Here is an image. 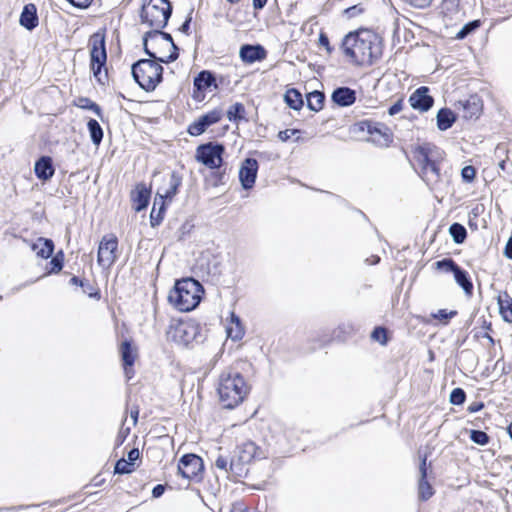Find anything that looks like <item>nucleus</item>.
Here are the masks:
<instances>
[{"label": "nucleus", "mask_w": 512, "mask_h": 512, "mask_svg": "<svg viewBox=\"0 0 512 512\" xmlns=\"http://www.w3.org/2000/svg\"><path fill=\"white\" fill-rule=\"evenodd\" d=\"M342 46L345 55L358 65H370L382 54L380 37L366 29L346 35Z\"/></svg>", "instance_id": "1"}, {"label": "nucleus", "mask_w": 512, "mask_h": 512, "mask_svg": "<svg viewBox=\"0 0 512 512\" xmlns=\"http://www.w3.org/2000/svg\"><path fill=\"white\" fill-rule=\"evenodd\" d=\"M444 157V151L431 143L418 145L413 151V158L419 168V174L432 189H436L441 182L439 164Z\"/></svg>", "instance_id": "2"}, {"label": "nucleus", "mask_w": 512, "mask_h": 512, "mask_svg": "<svg viewBox=\"0 0 512 512\" xmlns=\"http://www.w3.org/2000/svg\"><path fill=\"white\" fill-rule=\"evenodd\" d=\"M217 391L222 406L233 409L243 402L249 386L239 372L228 370L221 373Z\"/></svg>", "instance_id": "3"}, {"label": "nucleus", "mask_w": 512, "mask_h": 512, "mask_svg": "<svg viewBox=\"0 0 512 512\" xmlns=\"http://www.w3.org/2000/svg\"><path fill=\"white\" fill-rule=\"evenodd\" d=\"M203 292V287L197 280L184 278L175 282L169 292L168 301L177 310L189 312L199 305Z\"/></svg>", "instance_id": "4"}, {"label": "nucleus", "mask_w": 512, "mask_h": 512, "mask_svg": "<svg viewBox=\"0 0 512 512\" xmlns=\"http://www.w3.org/2000/svg\"><path fill=\"white\" fill-rule=\"evenodd\" d=\"M143 45L146 54L159 62L169 63L177 59V47L170 34L161 29H153L145 33Z\"/></svg>", "instance_id": "5"}, {"label": "nucleus", "mask_w": 512, "mask_h": 512, "mask_svg": "<svg viewBox=\"0 0 512 512\" xmlns=\"http://www.w3.org/2000/svg\"><path fill=\"white\" fill-rule=\"evenodd\" d=\"M162 181L163 184L157 189L150 213L151 220L156 222L163 220L166 201L172 200L177 193L178 187L181 185V178L174 172L162 176Z\"/></svg>", "instance_id": "6"}, {"label": "nucleus", "mask_w": 512, "mask_h": 512, "mask_svg": "<svg viewBox=\"0 0 512 512\" xmlns=\"http://www.w3.org/2000/svg\"><path fill=\"white\" fill-rule=\"evenodd\" d=\"M162 66L151 59H141L132 65V75L139 86L153 91L162 80Z\"/></svg>", "instance_id": "7"}, {"label": "nucleus", "mask_w": 512, "mask_h": 512, "mask_svg": "<svg viewBox=\"0 0 512 512\" xmlns=\"http://www.w3.org/2000/svg\"><path fill=\"white\" fill-rule=\"evenodd\" d=\"M172 7L168 0H144L141 11L142 24L152 30L166 26Z\"/></svg>", "instance_id": "8"}, {"label": "nucleus", "mask_w": 512, "mask_h": 512, "mask_svg": "<svg viewBox=\"0 0 512 512\" xmlns=\"http://www.w3.org/2000/svg\"><path fill=\"white\" fill-rule=\"evenodd\" d=\"M353 132L362 134L365 140L380 147H387L392 141L389 129L385 125L367 120L356 123Z\"/></svg>", "instance_id": "9"}, {"label": "nucleus", "mask_w": 512, "mask_h": 512, "mask_svg": "<svg viewBox=\"0 0 512 512\" xmlns=\"http://www.w3.org/2000/svg\"><path fill=\"white\" fill-rule=\"evenodd\" d=\"M248 464L249 463L244 461L235 451H233L231 455L219 453L214 462L217 469L223 471L227 477H233L235 479L244 477L247 474Z\"/></svg>", "instance_id": "10"}, {"label": "nucleus", "mask_w": 512, "mask_h": 512, "mask_svg": "<svg viewBox=\"0 0 512 512\" xmlns=\"http://www.w3.org/2000/svg\"><path fill=\"white\" fill-rule=\"evenodd\" d=\"M198 333V325L192 322H178L169 326L167 337L179 345L188 346L196 340Z\"/></svg>", "instance_id": "11"}, {"label": "nucleus", "mask_w": 512, "mask_h": 512, "mask_svg": "<svg viewBox=\"0 0 512 512\" xmlns=\"http://www.w3.org/2000/svg\"><path fill=\"white\" fill-rule=\"evenodd\" d=\"M224 148L222 145L207 143L198 146L195 158L210 169L219 168L222 165V154Z\"/></svg>", "instance_id": "12"}, {"label": "nucleus", "mask_w": 512, "mask_h": 512, "mask_svg": "<svg viewBox=\"0 0 512 512\" xmlns=\"http://www.w3.org/2000/svg\"><path fill=\"white\" fill-rule=\"evenodd\" d=\"M89 45L91 47V69L94 75L97 76L107 60L104 34L100 32L94 33L90 37Z\"/></svg>", "instance_id": "13"}, {"label": "nucleus", "mask_w": 512, "mask_h": 512, "mask_svg": "<svg viewBox=\"0 0 512 512\" xmlns=\"http://www.w3.org/2000/svg\"><path fill=\"white\" fill-rule=\"evenodd\" d=\"M118 239L114 234L103 236L99 243L97 262L103 268H110L116 261Z\"/></svg>", "instance_id": "14"}, {"label": "nucleus", "mask_w": 512, "mask_h": 512, "mask_svg": "<svg viewBox=\"0 0 512 512\" xmlns=\"http://www.w3.org/2000/svg\"><path fill=\"white\" fill-rule=\"evenodd\" d=\"M203 470V460L196 454H184L178 462V473L188 480L201 478Z\"/></svg>", "instance_id": "15"}, {"label": "nucleus", "mask_w": 512, "mask_h": 512, "mask_svg": "<svg viewBox=\"0 0 512 512\" xmlns=\"http://www.w3.org/2000/svg\"><path fill=\"white\" fill-rule=\"evenodd\" d=\"M222 118L220 110H212L191 123L188 127V133L191 136H199L203 134L208 127L219 122Z\"/></svg>", "instance_id": "16"}, {"label": "nucleus", "mask_w": 512, "mask_h": 512, "mask_svg": "<svg viewBox=\"0 0 512 512\" xmlns=\"http://www.w3.org/2000/svg\"><path fill=\"white\" fill-rule=\"evenodd\" d=\"M258 171V162L253 158H247L242 163L239 170V180L244 189H251L256 181Z\"/></svg>", "instance_id": "17"}, {"label": "nucleus", "mask_w": 512, "mask_h": 512, "mask_svg": "<svg viewBox=\"0 0 512 512\" xmlns=\"http://www.w3.org/2000/svg\"><path fill=\"white\" fill-rule=\"evenodd\" d=\"M427 457L423 456L419 465L420 479L418 482V497L421 501H427L434 494V489L427 481Z\"/></svg>", "instance_id": "18"}, {"label": "nucleus", "mask_w": 512, "mask_h": 512, "mask_svg": "<svg viewBox=\"0 0 512 512\" xmlns=\"http://www.w3.org/2000/svg\"><path fill=\"white\" fill-rule=\"evenodd\" d=\"M409 102L414 109L427 111L433 105V98L428 95L427 87H420L410 96Z\"/></svg>", "instance_id": "19"}, {"label": "nucleus", "mask_w": 512, "mask_h": 512, "mask_svg": "<svg viewBox=\"0 0 512 512\" xmlns=\"http://www.w3.org/2000/svg\"><path fill=\"white\" fill-rule=\"evenodd\" d=\"M150 194V188H148L144 183L137 184L135 189L131 192L133 208L136 211L145 209L149 203Z\"/></svg>", "instance_id": "20"}, {"label": "nucleus", "mask_w": 512, "mask_h": 512, "mask_svg": "<svg viewBox=\"0 0 512 512\" xmlns=\"http://www.w3.org/2000/svg\"><path fill=\"white\" fill-rule=\"evenodd\" d=\"M240 58L245 63H254L266 57L264 48L260 45H244L239 52Z\"/></svg>", "instance_id": "21"}, {"label": "nucleus", "mask_w": 512, "mask_h": 512, "mask_svg": "<svg viewBox=\"0 0 512 512\" xmlns=\"http://www.w3.org/2000/svg\"><path fill=\"white\" fill-rule=\"evenodd\" d=\"M331 98L335 104L346 107L355 102L356 92L348 87H339L333 91Z\"/></svg>", "instance_id": "22"}, {"label": "nucleus", "mask_w": 512, "mask_h": 512, "mask_svg": "<svg viewBox=\"0 0 512 512\" xmlns=\"http://www.w3.org/2000/svg\"><path fill=\"white\" fill-rule=\"evenodd\" d=\"M463 109V118H477L482 112V103L477 97H470L468 100L459 103Z\"/></svg>", "instance_id": "23"}, {"label": "nucleus", "mask_w": 512, "mask_h": 512, "mask_svg": "<svg viewBox=\"0 0 512 512\" xmlns=\"http://www.w3.org/2000/svg\"><path fill=\"white\" fill-rule=\"evenodd\" d=\"M31 248L38 257L47 259L54 252V242L51 239L40 237L32 244Z\"/></svg>", "instance_id": "24"}, {"label": "nucleus", "mask_w": 512, "mask_h": 512, "mask_svg": "<svg viewBox=\"0 0 512 512\" xmlns=\"http://www.w3.org/2000/svg\"><path fill=\"white\" fill-rule=\"evenodd\" d=\"M36 176L41 180H48L54 174L52 159L50 157H41L34 167Z\"/></svg>", "instance_id": "25"}, {"label": "nucleus", "mask_w": 512, "mask_h": 512, "mask_svg": "<svg viewBox=\"0 0 512 512\" xmlns=\"http://www.w3.org/2000/svg\"><path fill=\"white\" fill-rule=\"evenodd\" d=\"M20 24L28 30H32L38 25L35 5L27 4L24 6L20 16Z\"/></svg>", "instance_id": "26"}, {"label": "nucleus", "mask_w": 512, "mask_h": 512, "mask_svg": "<svg viewBox=\"0 0 512 512\" xmlns=\"http://www.w3.org/2000/svg\"><path fill=\"white\" fill-rule=\"evenodd\" d=\"M437 128L440 131H446L452 127L456 121V115L448 108H442L437 113Z\"/></svg>", "instance_id": "27"}, {"label": "nucleus", "mask_w": 512, "mask_h": 512, "mask_svg": "<svg viewBox=\"0 0 512 512\" xmlns=\"http://www.w3.org/2000/svg\"><path fill=\"white\" fill-rule=\"evenodd\" d=\"M234 451L244 459L247 463H250L253 459L258 457V447L255 443L248 441L240 446H237Z\"/></svg>", "instance_id": "28"}, {"label": "nucleus", "mask_w": 512, "mask_h": 512, "mask_svg": "<svg viewBox=\"0 0 512 512\" xmlns=\"http://www.w3.org/2000/svg\"><path fill=\"white\" fill-rule=\"evenodd\" d=\"M454 279L456 283L463 289L465 294L472 295L473 292V284L470 279V276L466 270L459 267L458 270L454 273Z\"/></svg>", "instance_id": "29"}, {"label": "nucleus", "mask_w": 512, "mask_h": 512, "mask_svg": "<svg viewBox=\"0 0 512 512\" xmlns=\"http://www.w3.org/2000/svg\"><path fill=\"white\" fill-rule=\"evenodd\" d=\"M120 354L123 364L134 365L137 351L132 346V341L126 339L122 342L120 347Z\"/></svg>", "instance_id": "30"}, {"label": "nucleus", "mask_w": 512, "mask_h": 512, "mask_svg": "<svg viewBox=\"0 0 512 512\" xmlns=\"http://www.w3.org/2000/svg\"><path fill=\"white\" fill-rule=\"evenodd\" d=\"M499 310L503 320L512 323V298L508 294L498 299Z\"/></svg>", "instance_id": "31"}, {"label": "nucleus", "mask_w": 512, "mask_h": 512, "mask_svg": "<svg viewBox=\"0 0 512 512\" xmlns=\"http://www.w3.org/2000/svg\"><path fill=\"white\" fill-rule=\"evenodd\" d=\"M284 100L286 104L294 110H299L303 105L302 95L296 89L287 90L284 95Z\"/></svg>", "instance_id": "32"}, {"label": "nucleus", "mask_w": 512, "mask_h": 512, "mask_svg": "<svg viewBox=\"0 0 512 512\" xmlns=\"http://www.w3.org/2000/svg\"><path fill=\"white\" fill-rule=\"evenodd\" d=\"M211 254L209 252L202 253L199 259L197 260V265L199 268L207 273V274H216L217 273V263L216 261L213 264L210 262Z\"/></svg>", "instance_id": "33"}, {"label": "nucleus", "mask_w": 512, "mask_h": 512, "mask_svg": "<svg viewBox=\"0 0 512 512\" xmlns=\"http://www.w3.org/2000/svg\"><path fill=\"white\" fill-rule=\"evenodd\" d=\"M87 127L89 130L91 141L95 145H99L103 138V130H102L100 124L98 123L97 120L90 119L87 123Z\"/></svg>", "instance_id": "34"}, {"label": "nucleus", "mask_w": 512, "mask_h": 512, "mask_svg": "<svg viewBox=\"0 0 512 512\" xmlns=\"http://www.w3.org/2000/svg\"><path fill=\"white\" fill-rule=\"evenodd\" d=\"M214 81H215V79L210 72L202 71L194 79V86L198 90H206L214 83Z\"/></svg>", "instance_id": "35"}, {"label": "nucleus", "mask_w": 512, "mask_h": 512, "mask_svg": "<svg viewBox=\"0 0 512 512\" xmlns=\"http://www.w3.org/2000/svg\"><path fill=\"white\" fill-rule=\"evenodd\" d=\"M324 104V94L319 91H313L307 95V105L312 111H319Z\"/></svg>", "instance_id": "36"}, {"label": "nucleus", "mask_w": 512, "mask_h": 512, "mask_svg": "<svg viewBox=\"0 0 512 512\" xmlns=\"http://www.w3.org/2000/svg\"><path fill=\"white\" fill-rule=\"evenodd\" d=\"M449 234L456 244H462L467 238L465 226H449Z\"/></svg>", "instance_id": "37"}, {"label": "nucleus", "mask_w": 512, "mask_h": 512, "mask_svg": "<svg viewBox=\"0 0 512 512\" xmlns=\"http://www.w3.org/2000/svg\"><path fill=\"white\" fill-rule=\"evenodd\" d=\"M435 264L438 269L452 273L453 275L460 267L452 258H444L437 261Z\"/></svg>", "instance_id": "38"}, {"label": "nucleus", "mask_w": 512, "mask_h": 512, "mask_svg": "<svg viewBox=\"0 0 512 512\" xmlns=\"http://www.w3.org/2000/svg\"><path fill=\"white\" fill-rule=\"evenodd\" d=\"M133 471H134V466L131 465V463L128 462L126 459L121 458L116 461L115 466H114L115 474H120V475L130 474Z\"/></svg>", "instance_id": "39"}, {"label": "nucleus", "mask_w": 512, "mask_h": 512, "mask_svg": "<svg viewBox=\"0 0 512 512\" xmlns=\"http://www.w3.org/2000/svg\"><path fill=\"white\" fill-rule=\"evenodd\" d=\"M470 439L475 444L484 446L487 445L490 441L489 435L482 430H471L470 431Z\"/></svg>", "instance_id": "40"}, {"label": "nucleus", "mask_w": 512, "mask_h": 512, "mask_svg": "<svg viewBox=\"0 0 512 512\" xmlns=\"http://www.w3.org/2000/svg\"><path fill=\"white\" fill-rule=\"evenodd\" d=\"M371 338L381 345H386L388 343L387 329L381 326L375 327L371 333Z\"/></svg>", "instance_id": "41"}, {"label": "nucleus", "mask_w": 512, "mask_h": 512, "mask_svg": "<svg viewBox=\"0 0 512 512\" xmlns=\"http://www.w3.org/2000/svg\"><path fill=\"white\" fill-rule=\"evenodd\" d=\"M466 400V393L462 388H454L450 393V403L461 405Z\"/></svg>", "instance_id": "42"}, {"label": "nucleus", "mask_w": 512, "mask_h": 512, "mask_svg": "<svg viewBox=\"0 0 512 512\" xmlns=\"http://www.w3.org/2000/svg\"><path fill=\"white\" fill-rule=\"evenodd\" d=\"M457 314V311L451 310L447 311L446 309H440L436 313L432 314V317L441 321L444 324H447L451 318H453Z\"/></svg>", "instance_id": "43"}, {"label": "nucleus", "mask_w": 512, "mask_h": 512, "mask_svg": "<svg viewBox=\"0 0 512 512\" xmlns=\"http://www.w3.org/2000/svg\"><path fill=\"white\" fill-rule=\"evenodd\" d=\"M479 26V21H472L466 25H464L456 34V39H464L467 35H469L472 31H474Z\"/></svg>", "instance_id": "44"}, {"label": "nucleus", "mask_w": 512, "mask_h": 512, "mask_svg": "<svg viewBox=\"0 0 512 512\" xmlns=\"http://www.w3.org/2000/svg\"><path fill=\"white\" fill-rule=\"evenodd\" d=\"M49 265L51 266L48 273H58L63 268V257L62 253L55 255L52 257V259L49 262Z\"/></svg>", "instance_id": "45"}, {"label": "nucleus", "mask_w": 512, "mask_h": 512, "mask_svg": "<svg viewBox=\"0 0 512 512\" xmlns=\"http://www.w3.org/2000/svg\"><path fill=\"white\" fill-rule=\"evenodd\" d=\"M475 176L476 169L473 166L468 165L462 168L461 177L464 182L471 183L475 179Z\"/></svg>", "instance_id": "46"}, {"label": "nucleus", "mask_w": 512, "mask_h": 512, "mask_svg": "<svg viewBox=\"0 0 512 512\" xmlns=\"http://www.w3.org/2000/svg\"><path fill=\"white\" fill-rule=\"evenodd\" d=\"M82 290H83V293L87 294L90 298L99 300L101 297L99 289L95 288L90 282H89V286L82 288Z\"/></svg>", "instance_id": "47"}, {"label": "nucleus", "mask_w": 512, "mask_h": 512, "mask_svg": "<svg viewBox=\"0 0 512 512\" xmlns=\"http://www.w3.org/2000/svg\"><path fill=\"white\" fill-rule=\"evenodd\" d=\"M140 458V452L138 448H132L127 454V461L134 466L135 461Z\"/></svg>", "instance_id": "48"}, {"label": "nucleus", "mask_w": 512, "mask_h": 512, "mask_svg": "<svg viewBox=\"0 0 512 512\" xmlns=\"http://www.w3.org/2000/svg\"><path fill=\"white\" fill-rule=\"evenodd\" d=\"M295 133H297V130H294V129H286V130H283V131H280L278 133V138L282 141V142H286L288 139H290Z\"/></svg>", "instance_id": "49"}, {"label": "nucleus", "mask_w": 512, "mask_h": 512, "mask_svg": "<svg viewBox=\"0 0 512 512\" xmlns=\"http://www.w3.org/2000/svg\"><path fill=\"white\" fill-rule=\"evenodd\" d=\"M431 1L432 0H405L406 3L416 8H425L431 3Z\"/></svg>", "instance_id": "50"}, {"label": "nucleus", "mask_w": 512, "mask_h": 512, "mask_svg": "<svg viewBox=\"0 0 512 512\" xmlns=\"http://www.w3.org/2000/svg\"><path fill=\"white\" fill-rule=\"evenodd\" d=\"M69 3H71L73 6L78 8H87L91 5L93 0H67Z\"/></svg>", "instance_id": "51"}, {"label": "nucleus", "mask_w": 512, "mask_h": 512, "mask_svg": "<svg viewBox=\"0 0 512 512\" xmlns=\"http://www.w3.org/2000/svg\"><path fill=\"white\" fill-rule=\"evenodd\" d=\"M166 490V486L163 485V484H157L156 486H154V488L152 489V496L154 498H159L161 497L164 492Z\"/></svg>", "instance_id": "52"}, {"label": "nucleus", "mask_w": 512, "mask_h": 512, "mask_svg": "<svg viewBox=\"0 0 512 512\" xmlns=\"http://www.w3.org/2000/svg\"><path fill=\"white\" fill-rule=\"evenodd\" d=\"M69 283L72 284V285H79L81 288H85L86 286H89V281L88 280H82V279H80L77 276H73L70 279Z\"/></svg>", "instance_id": "53"}, {"label": "nucleus", "mask_w": 512, "mask_h": 512, "mask_svg": "<svg viewBox=\"0 0 512 512\" xmlns=\"http://www.w3.org/2000/svg\"><path fill=\"white\" fill-rule=\"evenodd\" d=\"M503 253L506 258L512 260V235L509 237Z\"/></svg>", "instance_id": "54"}, {"label": "nucleus", "mask_w": 512, "mask_h": 512, "mask_svg": "<svg viewBox=\"0 0 512 512\" xmlns=\"http://www.w3.org/2000/svg\"><path fill=\"white\" fill-rule=\"evenodd\" d=\"M483 408H484L483 402H473L468 406L467 410L470 413H475V412L482 410Z\"/></svg>", "instance_id": "55"}, {"label": "nucleus", "mask_w": 512, "mask_h": 512, "mask_svg": "<svg viewBox=\"0 0 512 512\" xmlns=\"http://www.w3.org/2000/svg\"><path fill=\"white\" fill-rule=\"evenodd\" d=\"M402 110L401 102H397L389 108V115L393 116L398 114Z\"/></svg>", "instance_id": "56"}, {"label": "nucleus", "mask_w": 512, "mask_h": 512, "mask_svg": "<svg viewBox=\"0 0 512 512\" xmlns=\"http://www.w3.org/2000/svg\"><path fill=\"white\" fill-rule=\"evenodd\" d=\"M123 368H124V373H125L127 380H130L134 375L133 365L123 364Z\"/></svg>", "instance_id": "57"}, {"label": "nucleus", "mask_w": 512, "mask_h": 512, "mask_svg": "<svg viewBox=\"0 0 512 512\" xmlns=\"http://www.w3.org/2000/svg\"><path fill=\"white\" fill-rule=\"evenodd\" d=\"M138 416H139V408H138V406H135L130 411V417L133 420V425L134 426L137 424Z\"/></svg>", "instance_id": "58"}, {"label": "nucleus", "mask_w": 512, "mask_h": 512, "mask_svg": "<svg viewBox=\"0 0 512 512\" xmlns=\"http://www.w3.org/2000/svg\"><path fill=\"white\" fill-rule=\"evenodd\" d=\"M231 512H251L247 507L241 503L234 504Z\"/></svg>", "instance_id": "59"}, {"label": "nucleus", "mask_w": 512, "mask_h": 512, "mask_svg": "<svg viewBox=\"0 0 512 512\" xmlns=\"http://www.w3.org/2000/svg\"><path fill=\"white\" fill-rule=\"evenodd\" d=\"M359 12H361V9L358 8L357 6H353L345 10V13L350 17L355 16Z\"/></svg>", "instance_id": "60"}, {"label": "nucleus", "mask_w": 512, "mask_h": 512, "mask_svg": "<svg viewBox=\"0 0 512 512\" xmlns=\"http://www.w3.org/2000/svg\"><path fill=\"white\" fill-rule=\"evenodd\" d=\"M267 3V0H253V7L256 10L262 9Z\"/></svg>", "instance_id": "61"}, {"label": "nucleus", "mask_w": 512, "mask_h": 512, "mask_svg": "<svg viewBox=\"0 0 512 512\" xmlns=\"http://www.w3.org/2000/svg\"><path fill=\"white\" fill-rule=\"evenodd\" d=\"M228 335H229V337H231L232 339L238 340V339H241V338H242V336H243V332H242V330H241V329H238V330L236 331L235 335H233V334H232V330H231V329H229V330H228Z\"/></svg>", "instance_id": "62"}, {"label": "nucleus", "mask_w": 512, "mask_h": 512, "mask_svg": "<svg viewBox=\"0 0 512 512\" xmlns=\"http://www.w3.org/2000/svg\"><path fill=\"white\" fill-rule=\"evenodd\" d=\"M104 479L99 478V476H96L92 480V485L95 487L101 486L104 483Z\"/></svg>", "instance_id": "63"}, {"label": "nucleus", "mask_w": 512, "mask_h": 512, "mask_svg": "<svg viewBox=\"0 0 512 512\" xmlns=\"http://www.w3.org/2000/svg\"><path fill=\"white\" fill-rule=\"evenodd\" d=\"M189 27H190V19L186 20L182 26L180 27V30L184 33H188V30H189Z\"/></svg>", "instance_id": "64"}]
</instances>
